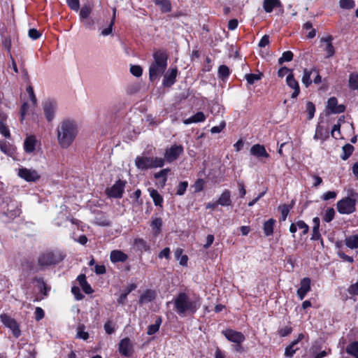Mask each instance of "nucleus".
I'll return each mask as SVG.
<instances>
[{"label": "nucleus", "mask_w": 358, "mask_h": 358, "mask_svg": "<svg viewBox=\"0 0 358 358\" xmlns=\"http://www.w3.org/2000/svg\"><path fill=\"white\" fill-rule=\"evenodd\" d=\"M57 137L59 145L62 148H68L76 139L78 129L75 120H63L57 128Z\"/></svg>", "instance_id": "f257e3e1"}, {"label": "nucleus", "mask_w": 358, "mask_h": 358, "mask_svg": "<svg viewBox=\"0 0 358 358\" xmlns=\"http://www.w3.org/2000/svg\"><path fill=\"white\" fill-rule=\"evenodd\" d=\"M310 282L309 278H303L301 280V286L297 290V295L301 300H303L307 293L310 290Z\"/></svg>", "instance_id": "f3484780"}, {"label": "nucleus", "mask_w": 358, "mask_h": 358, "mask_svg": "<svg viewBox=\"0 0 358 358\" xmlns=\"http://www.w3.org/2000/svg\"><path fill=\"white\" fill-rule=\"evenodd\" d=\"M339 6L343 9H351L355 7V3L353 0H340Z\"/></svg>", "instance_id": "de8ad7c7"}, {"label": "nucleus", "mask_w": 358, "mask_h": 358, "mask_svg": "<svg viewBox=\"0 0 358 358\" xmlns=\"http://www.w3.org/2000/svg\"><path fill=\"white\" fill-rule=\"evenodd\" d=\"M287 85L294 90L292 98H296L300 93V87L298 81L294 78L292 72L289 73L286 78Z\"/></svg>", "instance_id": "dca6fc26"}, {"label": "nucleus", "mask_w": 358, "mask_h": 358, "mask_svg": "<svg viewBox=\"0 0 358 358\" xmlns=\"http://www.w3.org/2000/svg\"><path fill=\"white\" fill-rule=\"evenodd\" d=\"M135 165L141 170L160 168L164 165V159L162 157L138 156L135 159Z\"/></svg>", "instance_id": "39448f33"}, {"label": "nucleus", "mask_w": 358, "mask_h": 358, "mask_svg": "<svg viewBox=\"0 0 358 358\" xmlns=\"http://www.w3.org/2000/svg\"><path fill=\"white\" fill-rule=\"evenodd\" d=\"M28 35L32 40H36L41 37V33L36 29H30Z\"/></svg>", "instance_id": "4d7b16f0"}, {"label": "nucleus", "mask_w": 358, "mask_h": 358, "mask_svg": "<svg viewBox=\"0 0 358 358\" xmlns=\"http://www.w3.org/2000/svg\"><path fill=\"white\" fill-rule=\"evenodd\" d=\"M148 190L150 192V195L155 205L157 206H162V204L163 203L162 196L159 194L156 189H149Z\"/></svg>", "instance_id": "c85d7f7f"}, {"label": "nucleus", "mask_w": 358, "mask_h": 358, "mask_svg": "<svg viewBox=\"0 0 358 358\" xmlns=\"http://www.w3.org/2000/svg\"><path fill=\"white\" fill-rule=\"evenodd\" d=\"M65 255L59 250L47 251L38 258V264L41 266H49L60 263L64 259Z\"/></svg>", "instance_id": "20e7f679"}, {"label": "nucleus", "mask_w": 358, "mask_h": 358, "mask_svg": "<svg viewBox=\"0 0 358 358\" xmlns=\"http://www.w3.org/2000/svg\"><path fill=\"white\" fill-rule=\"evenodd\" d=\"M345 352L349 355L358 358V341H355L349 343L345 348Z\"/></svg>", "instance_id": "cd10ccee"}, {"label": "nucleus", "mask_w": 358, "mask_h": 358, "mask_svg": "<svg viewBox=\"0 0 358 358\" xmlns=\"http://www.w3.org/2000/svg\"><path fill=\"white\" fill-rule=\"evenodd\" d=\"M222 334L228 341L236 344H241L245 340V336L241 332L231 329L222 331Z\"/></svg>", "instance_id": "9b49d317"}, {"label": "nucleus", "mask_w": 358, "mask_h": 358, "mask_svg": "<svg viewBox=\"0 0 358 358\" xmlns=\"http://www.w3.org/2000/svg\"><path fill=\"white\" fill-rule=\"evenodd\" d=\"M162 225V220L161 218H156L152 220L151 223V227L153 229H157V231H159L161 229V227Z\"/></svg>", "instance_id": "bf43d9fd"}, {"label": "nucleus", "mask_w": 358, "mask_h": 358, "mask_svg": "<svg viewBox=\"0 0 358 358\" xmlns=\"http://www.w3.org/2000/svg\"><path fill=\"white\" fill-rule=\"evenodd\" d=\"M159 258L162 259L163 257L166 258V259H169L170 257V249L169 248H165L163 249L158 255Z\"/></svg>", "instance_id": "774afa93"}, {"label": "nucleus", "mask_w": 358, "mask_h": 358, "mask_svg": "<svg viewBox=\"0 0 358 358\" xmlns=\"http://www.w3.org/2000/svg\"><path fill=\"white\" fill-rule=\"evenodd\" d=\"M169 171H170L169 169H164L161 170L160 171L155 173L154 174L155 178H156V179H158L160 178H162V182H160L161 186L162 187H164L166 185V182L167 180V175L169 173Z\"/></svg>", "instance_id": "72a5a7b5"}, {"label": "nucleus", "mask_w": 358, "mask_h": 358, "mask_svg": "<svg viewBox=\"0 0 358 358\" xmlns=\"http://www.w3.org/2000/svg\"><path fill=\"white\" fill-rule=\"evenodd\" d=\"M2 210L3 214L10 219H13L19 216L20 213V210L17 208L16 203L12 201H10V203L6 202V205L3 204Z\"/></svg>", "instance_id": "ddd939ff"}, {"label": "nucleus", "mask_w": 358, "mask_h": 358, "mask_svg": "<svg viewBox=\"0 0 358 358\" xmlns=\"http://www.w3.org/2000/svg\"><path fill=\"white\" fill-rule=\"evenodd\" d=\"M327 109L331 113L338 114L343 113L345 110V106L343 104L338 105L336 97H331L327 101Z\"/></svg>", "instance_id": "4468645a"}, {"label": "nucleus", "mask_w": 358, "mask_h": 358, "mask_svg": "<svg viewBox=\"0 0 358 358\" xmlns=\"http://www.w3.org/2000/svg\"><path fill=\"white\" fill-rule=\"evenodd\" d=\"M293 53L292 52L288 50V51H285L282 53V55L281 57L279 58L278 59V64H282V63L285 62H290L293 59Z\"/></svg>", "instance_id": "c03bdc74"}, {"label": "nucleus", "mask_w": 358, "mask_h": 358, "mask_svg": "<svg viewBox=\"0 0 358 358\" xmlns=\"http://www.w3.org/2000/svg\"><path fill=\"white\" fill-rule=\"evenodd\" d=\"M155 4L160 8L163 13H169L171 10V4L169 0H155Z\"/></svg>", "instance_id": "7c9ffc66"}, {"label": "nucleus", "mask_w": 358, "mask_h": 358, "mask_svg": "<svg viewBox=\"0 0 358 358\" xmlns=\"http://www.w3.org/2000/svg\"><path fill=\"white\" fill-rule=\"evenodd\" d=\"M349 87L352 90H358V73H352L350 75Z\"/></svg>", "instance_id": "58836bf2"}, {"label": "nucleus", "mask_w": 358, "mask_h": 358, "mask_svg": "<svg viewBox=\"0 0 358 358\" xmlns=\"http://www.w3.org/2000/svg\"><path fill=\"white\" fill-rule=\"evenodd\" d=\"M77 337L83 340H87L89 338L88 333L84 331L83 325H80L78 327Z\"/></svg>", "instance_id": "6e6d98bb"}, {"label": "nucleus", "mask_w": 358, "mask_h": 358, "mask_svg": "<svg viewBox=\"0 0 358 358\" xmlns=\"http://www.w3.org/2000/svg\"><path fill=\"white\" fill-rule=\"evenodd\" d=\"M329 134L327 131H325L323 127L318 124L315 129V134L314 135V139L315 140H325L327 138H328Z\"/></svg>", "instance_id": "2f4dec72"}, {"label": "nucleus", "mask_w": 358, "mask_h": 358, "mask_svg": "<svg viewBox=\"0 0 358 358\" xmlns=\"http://www.w3.org/2000/svg\"><path fill=\"white\" fill-rule=\"evenodd\" d=\"M115 11L116 10L114 9L113 10V19L111 20V22L110 23V24L108 25V27L107 28H105L103 29L101 34L102 36H106L109 34H110L112 33V31H113V26L114 24V21H115Z\"/></svg>", "instance_id": "49530a36"}, {"label": "nucleus", "mask_w": 358, "mask_h": 358, "mask_svg": "<svg viewBox=\"0 0 358 358\" xmlns=\"http://www.w3.org/2000/svg\"><path fill=\"white\" fill-rule=\"evenodd\" d=\"M92 13V7L90 5H84L80 11V17L82 22L86 20Z\"/></svg>", "instance_id": "4c0bfd02"}, {"label": "nucleus", "mask_w": 358, "mask_h": 358, "mask_svg": "<svg viewBox=\"0 0 358 358\" xmlns=\"http://www.w3.org/2000/svg\"><path fill=\"white\" fill-rule=\"evenodd\" d=\"M262 76V73H259V74L249 73V74H246L245 76L247 82L250 85H252L256 81L259 80L261 79Z\"/></svg>", "instance_id": "a18cd8bd"}, {"label": "nucleus", "mask_w": 358, "mask_h": 358, "mask_svg": "<svg viewBox=\"0 0 358 358\" xmlns=\"http://www.w3.org/2000/svg\"><path fill=\"white\" fill-rule=\"evenodd\" d=\"M153 59L149 67L150 81L158 79L164 74L167 67L168 55L163 50H157L153 54Z\"/></svg>", "instance_id": "7ed1b4c3"}, {"label": "nucleus", "mask_w": 358, "mask_h": 358, "mask_svg": "<svg viewBox=\"0 0 358 358\" xmlns=\"http://www.w3.org/2000/svg\"><path fill=\"white\" fill-rule=\"evenodd\" d=\"M219 77L222 79L227 78L229 75V69L226 65H221L218 69Z\"/></svg>", "instance_id": "8fccbe9b"}, {"label": "nucleus", "mask_w": 358, "mask_h": 358, "mask_svg": "<svg viewBox=\"0 0 358 358\" xmlns=\"http://www.w3.org/2000/svg\"><path fill=\"white\" fill-rule=\"evenodd\" d=\"M127 255H126L121 250H113L110 255V261L113 263L124 262L127 259Z\"/></svg>", "instance_id": "412c9836"}, {"label": "nucleus", "mask_w": 358, "mask_h": 358, "mask_svg": "<svg viewBox=\"0 0 358 358\" xmlns=\"http://www.w3.org/2000/svg\"><path fill=\"white\" fill-rule=\"evenodd\" d=\"M354 147L350 144H346L343 147V154L341 155V159L343 160L348 159L350 156L352 154Z\"/></svg>", "instance_id": "ea45409f"}, {"label": "nucleus", "mask_w": 358, "mask_h": 358, "mask_svg": "<svg viewBox=\"0 0 358 358\" xmlns=\"http://www.w3.org/2000/svg\"><path fill=\"white\" fill-rule=\"evenodd\" d=\"M36 142L37 141L34 136L31 135L27 136L24 142V148L25 152L28 153L34 152Z\"/></svg>", "instance_id": "4be33fe9"}, {"label": "nucleus", "mask_w": 358, "mask_h": 358, "mask_svg": "<svg viewBox=\"0 0 358 358\" xmlns=\"http://www.w3.org/2000/svg\"><path fill=\"white\" fill-rule=\"evenodd\" d=\"M0 319L2 323L12 331L13 335L15 338H18L20 336L21 331L15 320L6 314H1Z\"/></svg>", "instance_id": "0eeeda50"}, {"label": "nucleus", "mask_w": 358, "mask_h": 358, "mask_svg": "<svg viewBox=\"0 0 358 358\" xmlns=\"http://www.w3.org/2000/svg\"><path fill=\"white\" fill-rule=\"evenodd\" d=\"M0 150L9 156H11L14 152V149L5 141H0Z\"/></svg>", "instance_id": "e433bc0d"}, {"label": "nucleus", "mask_w": 358, "mask_h": 358, "mask_svg": "<svg viewBox=\"0 0 358 358\" xmlns=\"http://www.w3.org/2000/svg\"><path fill=\"white\" fill-rule=\"evenodd\" d=\"M306 110L308 114V119L311 120L314 117L315 112V107L313 102L308 101L306 103Z\"/></svg>", "instance_id": "603ef678"}, {"label": "nucleus", "mask_w": 358, "mask_h": 358, "mask_svg": "<svg viewBox=\"0 0 358 358\" xmlns=\"http://www.w3.org/2000/svg\"><path fill=\"white\" fill-rule=\"evenodd\" d=\"M250 152L254 156L258 157H268V154L266 152L265 148L263 145L257 144L253 145L250 149Z\"/></svg>", "instance_id": "393cba45"}, {"label": "nucleus", "mask_w": 358, "mask_h": 358, "mask_svg": "<svg viewBox=\"0 0 358 358\" xmlns=\"http://www.w3.org/2000/svg\"><path fill=\"white\" fill-rule=\"evenodd\" d=\"M35 319L36 321H39L44 317V311L40 307H36L35 310Z\"/></svg>", "instance_id": "052dcab7"}, {"label": "nucleus", "mask_w": 358, "mask_h": 358, "mask_svg": "<svg viewBox=\"0 0 358 358\" xmlns=\"http://www.w3.org/2000/svg\"><path fill=\"white\" fill-rule=\"evenodd\" d=\"M336 197V192H334V191H329L326 193H324L322 196V199L324 200V201H328L329 199H335Z\"/></svg>", "instance_id": "680f3d73"}, {"label": "nucleus", "mask_w": 358, "mask_h": 358, "mask_svg": "<svg viewBox=\"0 0 358 358\" xmlns=\"http://www.w3.org/2000/svg\"><path fill=\"white\" fill-rule=\"evenodd\" d=\"M183 152V147L180 145H173L166 148L164 152V162L171 163L176 160L178 157Z\"/></svg>", "instance_id": "6e6552de"}, {"label": "nucleus", "mask_w": 358, "mask_h": 358, "mask_svg": "<svg viewBox=\"0 0 358 358\" xmlns=\"http://www.w3.org/2000/svg\"><path fill=\"white\" fill-rule=\"evenodd\" d=\"M263 8L266 13H271L274 8H282V6L280 0H264Z\"/></svg>", "instance_id": "aec40b11"}, {"label": "nucleus", "mask_w": 358, "mask_h": 358, "mask_svg": "<svg viewBox=\"0 0 358 358\" xmlns=\"http://www.w3.org/2000/svg\"><path fill=\"white\" fill-rule=\"evenodd\" d=\"M177 73H178V70H177L176 67L169 70L164 75V79H163V82H162L163 86L166 87H171L176 82Z\"/></svg>", "instance_id": "2eb2a0df"}, {"label": "nucleus", "mask_w": 358, "mask_h": 358, "mask_svg": "<svg viewBox=\"0 0 358 358\" xmlns=\"http://www.w3.org/2000/svg\"><path fill=\"white\" fill-rule=\"evenodd\" d=\"M134 245L141 251H147L150 248L146 242L142 238L135 239Z\"/></svg>", "instance_id": "37998d69"}, {"label": "nucleus", "mask_w": 358, "mask_h": 358, "mask_svg": "<svg viewBox=\"0 0 358 358\" xmlns=\"http://www.w3.org/2000/svg\"><path fill=\"white\" fill-rule=\"evenodd\" d=\"M335 215V210L333 208H329L327 210L324 217L323 220L326 222H330L334 217Z\"/></svg>", "instance_id": "09e8293b"}, {"label": "nucleus", "mask_w": 358, "mask_h": 358, "mask_svg": "<svg viewBox=\"0 0 358 358\" xmlns=\"http://www.w3.org/2000/svg\"><path fill=\"white\" fill-rule=\"evenodd\" d=\"M275 223V220L273 218L269 219L264 224V232L266 236H271L273 233V227Z\"/></svg>", "instance_id": "c756f323"}, {"label": "nucleus", "mask_w": 358, "mask_h": 358, "mask_svg": "<svg viewBox=\"0 0 358 358\" xmlns=\"http://www.w3.org/2000/svg\"><path fill=\"white\" fill-rule=\"evenodd\" d=\"M34 280L37 282V286L39 291L44 295L47 296L48 292L50 289L49 287H48L42 278H35Z\"/></svg>", "instance_id": "473e14b6"}, {"label": "nucleus", "mask_w": 358, "mask_h": 358, "mask_svg": "<svg viewBox=\"0 0 358 358\" xmlns=\"http://www.w3.org/2000/svg\"><path fill=\"white\" fill-rule=\"evenodd\" d=\"M331 41H332V37L331 36L321 38V42L326 43V44H327L326 48L324 49V50L327 53V55H326L327 58L332 57L335 52L334 48L332 45Z\"/></svg>", "instance_id": "b1692460"}, {"label": "nucleus", "mask_w": 358, "mask_h": 358, "mask_svg": "<svg viewBox=\"0 0 358 358\" xmlns=\"http://www.w3.org/2000/svg\"><path fill=\"white\" fill-rule=\"evenodd\" d=\"M345 245L347 247L351 249H355L358 248V235L350 236L345 239Z\"/></svg>", "instance_id": "f704fd0d"}, {"label": "nucleus", "mask_w": 358, "mask_h": 358, "mask_svg": "<svg viewBox=\"0 0 358 358\" xmlns=\"http://www.w3.org/2000/svg\"><path fill=\"white\" fill-rule=\"evenodd\" d=\"M188 187V182L187 181L180 182L177 187L176 194L179 196H182L186 192V189Z\"/></svg>", "instance_id": "3c124183"}, {"label": "nucleus", "mask_w": 358, "mask_h": 358, "mask_svg": "<svg viewBox=\"0 0 358 358\" xmlns=\"http://www.w3.org/2000/svg\"><path fill=\"white\" fill-rule=\"evenodd\" d=\"M130 72L133 76L140 77L143 73V69L138 65H131L130 67Z\"/></svg>", "instance_id": "5fc2aeb1"}, {"label": "nucleus", "mask_w": 358, "mask_h": 358, "mask_svg": "<svg viewBox=\"0 0 358 358\" xmlns=\"http://www.w3.org/2000/svg\"><path fill=\"white\" fill-rule=\"evenodd\" d=\"M131 348L132 345L129 338H124L120 342L119 352L122 355L129 357L131 355Z\"/></svg>", "instance_id": "a211bd4d"}, {"label": "nucleus", "mask_w": 358, "mask_h": 358, "mask_svg": "<svg viewBox=\"0 0 358 358\" xmlns=\"http://www.w3.org/2000/svg\"><path fill=\"white\" fill-rule=\"evenodd\" d=\"M231 194L229 190L225 189L222 194L220 195V198L217 201L218 205H221L222 206H229L231 203Z\"/></svg>", "instance_id": "bb28decb"}, {"label": "nucleus", "mask_w": 358, "mask_h": 358, "mask_svg": "<svg viewBox=\"0 0 358 358\" xmlns=\"http://www.w3.org/2000/svg\"><path fill=\"white\" fill-rule=\"evenodd\" d=\"M57 108V102L54 100L48 99L43 103V108L48 122H52L55 118Z\"/></svg>", "instance_id": "1a4fd4ad"}, {"label": "nucleus", "mask_w": 358, "mask_h": 358, "mask_svg": "<svg viewBox=\"0 0 358 358\" xmlns=\"http://www.w3.org/2000/svg\"><path fill=\"white\" fill-rule=\"evenodd\" d=\"M292 208V205H286L283 204L279 206V209L281 213V217L280 220L282 221H285L287 217V215L289 212V210Z\"/></svg>", "instance_id": "79ce46f5"}, {"label": "nucleus", "mask_w": 358, "mask_h": 358, "mask_svg": "<svg viewBox=\"0 0 358 358\" xmlns=\"http://www.w3.org/2000/svg\"><path fill=\"white\" fill-rule=\"evenodd\" d=\"M315 71H317V69L315 67H313L311 69H303V75L301 78V82L306 87H309L311 85L313 81L310 78V76Z\"/></svg>", "instance_id": "5701e85b"}, {"label": "nucleus", "mask_w": 358, "mask_h": 358, "mask_svg": "<svg viewBox=\"0 0 358 358\" xmlns=\"http://www.w3.org/2000/svg\"><path fill=\"white\" fill-rule=\"evenodd\" d=\"M18 176L27 182H36L40 178V175L36 170L26 168L20 169Z\"/></svg>", "instance_id": "f8f14e48"}, {"label": "nucleus", "mask_w": 358, "mask_h": 358, "mask_svg": "<svg viewBox=\"0 0 358 358\" xmlns=\"http://www.w3.org/2000/svg\"><path fill=\"white\" fill-rule=\"evenodd\" d=\"M225 122L223 121L222 122L219 126H215L213 127L210 129V132L212 134H217L220 133L224 127H225Z\"/></svg>", "instance_id": "338daca9"}, {"label": "nucleus", "mask_w": 358, "mask_h": 358, "mask_svg": "<svg viewBox=\"0 0 358 358\" xmlns=\"http://www.w3.org/2000/svg\"><path fill=\"white\" fill-rule=\"evenodd\" d=\"M0 133L6 138L10 137V131L2 120L0 121Z\"/></svg>", "instance_id": "864d4df0"}, {"label": "nucleus", "mask_w": 358, "mask_h": 358, "mask_svg": "<svg viewBox=\"0 0 358 358\" xmlns=\"http://www.w3.org/2000/svg\"><path fill=\"white\" fill-rule=\"evenodd\" d=\"M296 342H292L290 345L286 347L285 350V356L287 357H292L296 351L299 349L296 348Z\"/></svg>", "instance_id": "a19ab883"}, {"label": "nucleus", "mask_w": 358, "mask_h": 358, "mask_svg": "<svg viewBox=\"0 0 358 358\" xmlns=\"http://www.w3.org/2000/svg\"><path fill=\"white\" fill-rule=\"evenodd\" d=\"M27 93L29 95V97H30V99H31V102L33 103L34 105H36V102H37V99H36V96L34 94L33 87L31 86H29L27 88Z\"/></svg>", "instance_id": "0e129e2a"}, {"label": "nucleus", "mask_w": 358, "mask_h": 358, "mask_svg": "<svg viewBox=\"0 0 358 358\" xmlns=\"http://www.w3.org/2000/svg\"><path fill=\"white\" fill-rule=\"evenodd\" d=\"M157 296L155 290L147 289L140 296L138 303L142 305L152 301Z\"/></svg>", "instance_id": "6ab92c4d"}, {"label": "nucleus", "mask_w": 358, "mask_h": 358, "mask_svg": "<svg viewBox=\"0 0 358 358\" xmlns=\"http://www.w3.org/2000/svg\"><path fill=\"white\" fill-rule=\"evenodd\" d=\"M356 200L350 197H345L337 202V209L341 214H351L356 210Z\"/></svg>", "instance_id": "423d86ee"}, {"label": "nucleus", "mask_w": 358, "mask_h": 358, "mask_svg": "<svg viewBox=\"0 0 358 358\" xmlns=\"http://www.w3.org/2000/svg\"><path fill=\"white\" fill-rule=\"evenodd\" d=\"M68 6L74 10H78L80 8L79 0H66Z\"/></svg>", "instance_id": "13d9d810"}, {"label": "nucleus", "mask_w": 358, "mask_h": 358, "mask_svg": "<svg viewBox=\"0 0 358 358\" xmlns=\"http://www.w3.org/2000/svg\"><path fill=\"white\" fill-rule=\"evenodd\" d=\"M297 227L300 229H303V234L305 235L308 232V226L302 220L296 222Z\"/></svg>", "instance_id": "e2e57ef3"}, {"label": "nucleus", "mask_w": 358, "mask_h": 358, "mask_svg": "<svg viewBox=\"0 0 358 358\" xmlns=\"http://www.w3.org/2000/svg\"><path fill=\"white\" fill-rule=\"evenodd\" d=\"M124 186L125 182L118 180L110 188L106 190V194L110 197L121 198L124 192Z\"/></svg>", "instance_id": "9d476101"}, {"label": "nucleus", "mask_w": 358, "mask_h": 358, "mask_svg": "<svg viewBox=\"0 0 358 358\" xmlns=\"http://www.w3.org/2000/svg\"><path fill=\"white\" fill-rule=\"evenodd\" d=\"M162 324V318L157 317L155 324L148 326L147 334L148 335H152L159 331V327Z\"/></svg>", "instance_id": "c9c22d12"}, {"label": "nucleus", "mask_w": 358, "mask_h": 358, "mask_svg": "<svg viewBox=\"0 0 358 358\" xmlns=\"http://www.w3.org/2000/svg\"><path fill=\"white\" fill-rule=\"evenodd\" d=\"M206 120V116L203 112H197L190 117L183 120L185 124H189L192 123H198L203 122Z\"/></svg>", "instance_id": "a878e982"}, {"label": "nucleus", "mask_w": 358, "mask_h": 358, "mask_svg": "<svg viewBox=\"0 0 358 358\" xmlns=\"http://www.w3.org/2000/svg\"><path fill=\"white\" fill-rule=\"evenodd\" d=\"M72 293L75 295L77 300H81L83 298V295L80 293V288L76 286H73L71 288Z\"/></svg>", "instance_id": "69168bd1"}, {"label": "nucleus", "mask_w": 358, "mask_h": 358, "mask_svg": "<svg viewBox=\"0 0 358 358\" xmlns=\"http://www.w3.org/2000/svg\"><path fill=\"white\" fill-rule=\"evenodd\" d=\"M176 313L180 316L194 314L201 307V300L199 297L190 298L185 292L179 293L173 299Z\"/></svg>", "instance_id": "f03ea898"}]
</instances>
